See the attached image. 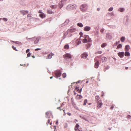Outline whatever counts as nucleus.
Instances as JSON below:
<instances>
[{
	"label": "nucleus",
	"instance_id": "nucleus-51",
	"mask_svg": "<svg viewBox=\"0 0 131 131\" xmlns=\"http://www.w3.org/2000/svg\"><path fill=\"white\" fill-rule=\"evenodd\" d=\"M30 51V50L29 49H27L26 51V53H27L28 52Z\"/></svg>",
	"mask_w": 131,
	"mask_h": 131
},
{
	"label": "nucleus",
	"instance_id": "nucleus-58",
	"mask_svg": "<svg viewBox=\"0 0 131 131\" xmlns=\"http://www.w3.org/2000/svg\"><path fill=\"white\" fill-rule=\"evenodd\" d=\"M79 34L80 35V37L82 36L83 33H79Z\"/></svg>",
	"mask_w": 131,
	"mask_h": 131
},
{
	"label": "nucleus",
	"instance_id": "nucleus-9",
	"mask_svg": "<svg viewBox=\"0 0 131 131\" xmlns=\"http://www.w3.org/2000/svg\"><path fill=\"white\" fill-rule=\"evenodd\" d=\"M46 117L47 118H49L50 116L52 115V113L50 111H48L46 113Z\"/></svg>",
	"mask_w": 131,
	"mask_h": 131
},
{
	"label": "nucleus",
	"instance_id": "nucleus-28",
	"mask_svg": "<svg viewBox=\"0 0 131 131\" xmlns=\"http://www.w3.org/2000/svg\"><path fill=\"white\" fill-rule=\"evenodd\" d=\"M121 40L122 42H124L125 40V38L124 37H122L121 38Z\"/></svg>",
	"mask_w": 131,
	"mask_h": 131
},
{
	"label": "nucleus",
	"instance_id": "nucleus-25",
	"mask_svg": "<svg viewBox=\"0 0 131 131\" xmlns=\"http://www.w3.org/2000/svg\"><path fill=\"white\" fill-rule=\"evenodd\" d=\"M124 9L123 8H119L118 10L120 11L121 12H122L124 11Z\"/></svg>",
	"mask_w": 131,
	"mask_h": 131
},
{
	"label": "nucleus",
	"instance_id": "nucleus-52",
	"mask_svg": "<svg viewBox=\"0 0 131 131\" xmlns=\"http://www.w3.org/2000/svg\"><path fill=\"white\" fill-rule=\"evenodd\" d=\"M67 0H61V2H64L67 1Z\"/></svg>",
	"mask_w": 131,
	"mask_h": 131
},
{
	"label": "nucleus",
	"instance_id": "nucleus-64",
	"mask_svg": "<svg viewBox=\"0 0 131 131\" xmlns=\"http://www.w3.org/2000/svg\"><path fill=\"white\" fill-rule=\"evenodd\" d=\"M57 108L59 109L60 108V107H59Z\"/></svg>",
	"mask_w": 131,
	"mask_h": 131
},
{
	"label": "nucleus",
	"instance_id": "nucleus-38",
	"mask_svg": "<svg viewBox=\"0 0 131 131\" xmlns=\"http://www.w3.org/2000/svg\"><path fill=\"white\" fill-rule=\"evenodd\" d=\"M62 76L63 78H65L66 76V74L65 73H64L62 74Z\"/></svg>",
	"mask_w": 131,
	"mask_h": 131
},
{
	"label": "nucleus",
	"instance_id": "nucleus-36",
	"mask_svg": "<svg viewBox=\"0 0 131 131\" xmlns=\"http://www.w3.org/2000/svg\"><path fill=\"white\" fill-rule=\"evenodd\" d=\"M87 39L85 38L83 40V42L84 43H85L87 42Z\"/></svg>",
	"mask_w": 131,
	"mask_h": 131
},
{
	"label": "nucleus",
	"instance_id": "nucleus-3",
	"mask_svg": "<svg viewBox=\"0 0 131 131\" xmlns=\"http://www.w3.org/2000/svg\"><path fill=\"white\" fill-rule=\"evenodd\" d=\"M68 7L70 9L73 10L75 9L76 8V5L75 4H71L68 6Z\"/></svg>",
	"mask_w": 131,
	"mask_h": 131
},
{
	"label": "nucleus",
	"instance_id": "nucleus-46",
	"mask_svg": "<svg viewBox=\"0 0 131 131\" xmlns=\"http://www.w3.org/2000/svg\"><path fill=\"white\" fill-rule=\"evenodd\" d=\"M3 20L4 21H7V19L6 18H3Z\"/></svg>",
	"mask_w": 131,
	"mask_h": 131
},
{
	"label": "nucleus",
	"instance_id": "nucleus-33",
	"mask_svg": "<svg viewBox=\"0 0 131 131\" xmlns=\"http://www.w3.org/2000/svg\"><path fill=\"white\" fill-rule=\"evenodd\" d=\"M106 36L109 39H111L112 38L111 36L110 35H109L108 34H107Z\"/></svg>",
	"mask_w": 131,
	"mask_h": 131
},
{
	"label": "nucleus",
	"instance_id": "nucleus-24",
	"mask_svg": "<svg viewBox=\"0 0 131 131\" xmlns=\"http://www.w3.org/2000/svg\"><path fill=\"white\" fill-rule=\"evenodd\" d=\"M51 8L53 9H55L57 7V6L55 5H52L51 6Z\"/></svg>",
	"mask_w": 131,
	"mask_h": 131
},
{
	"label": "nucleus",
	"instance_id": "nucleus-22",
	"mask_svg": "<svg viewBox=\"0 0 131 131\" xmlns=\"http://www.w3.org/2000/svg\"><path fill=\"white\" fill-rule=\"evenodd\" d=\"M77 25L81 27H82L83 26V25L81 23H78Z\"/></svg>",
	"mask_w": 131,
	"mask_h": 131
},
{
	"label": "nucleus",
	"instance_id": "nucleus-18",
	"mask_svg": "<svg viewBox=\"0 0 131 131\" xmlns=\"http://www.w3.org/2000/svg\"><path fill=\"white\" fill-rule=\"evenodd\" d=\"M124 54L125 56H129L130 55L129 53L127 51H126L124 53Z\"/></svg>",
	"mask_w": 131,
	"mask_h": 131
},
{
	"label": "nucleus",
	"instance_id": "nucleus-10",
	"mask_svg": "<svg viewBox=\"0 0 131 131\" xmlns=\"http://www.w3.org/2000/svg\"><path fill=\"white\" fill-rule=\"evenodd\" d=\"M20 12L23 14V15L27 14L28 13V11L27 10H22L20 11Z\"/></svg>",
	"mask_w": 131,
	"mask_h": 131
},
{
	"label": "nucleus",
	"instance_id": "nucleus-54",
	"mask_svg": "<svg viewBox=\"0 0 131 131\" xmlns=\"http://www.w3.org/2000/svg\"><path fill=\"white\" fill-rule=\"evenodd\" d=\"M81 90H82V89H81L79 90V91H78L79 93H80L81 92Z\"/></svg>",
	"mask_w": 131,
	"mask_h": 131
},
{
	"label": "nucleus",
	"instance_id": "nucleus-60",
	"mask_svg": "<svg viewBox=\"0 0 131 131\" xmlns=\"http://www.w3.org/2000/svg\"><path fill=\"white\" fill-rule=\"evenodd\" d=\"M128 69V67H126L125 68V69L126 70Z\"/></svg>",
	"mask_w": 131,
	"mask_h": 131
},
{
	"label": "nucleus",
	"instance_id": "nucleus-19",
	"mask_svg": "<svg viewBox=\"0 0 131 131\" xmlns=\"http://www.w3.org/2000/svg\"><path fill=\"white\" fill-rule=\"evenodd\" d=\"M79 126V125L78 124H76L75 125V130L76 131H78V128Z\"/></svg>",
	"mask_w": 131,
	"mask_h": 131
},
{
	"label": "nucleus",
	"instance_id": "nucleus-45",
	"mask_svg": "<svg viewBox=\"0 0 131 131\" xmlns=\"http://www.w3.org/2000/svg\"><path fill=\"white\" fill-rule=\"evenodd\" d=\"M31 55V53L30 52H29L27 54V57H30Z\"/></svg>",
	"mask_w": 131,
	"mask_h": 131
},
{
	"label": "nucleus",
	"instance_id": "nucleus-6",
	"mask_svg": "<svg viewBox=\"0 0 131 131\" xmlns=\"http://www.w3.org/2000/svg\"><path fill=\"white\" fill-rule=\"evenodd\" d=\"M97 108H100L101 107V106L102 105L103 103L101 102V100H100L99 101H98L97 102Z\"/></svg>",
	"mask_w": 131,
	"mask_h": 131
},
{
	"label": "nucleus",
	"instance_id": "nucleus-23",
	"mask_svg": "<svg viewBox=\"0 0 131 131\" xmlns=\"http://www.w3.org/2000/svg\"><path fill=\"white\" fill-rule=\"evenodd\" d=\"M96 101H98V100L100 99V97L98 96H96L95 97Z\"/></svg>",
	"mask_w": 131,
	"mask_h": 131
},
{
	"label": "nucleus",
	"instance_id": "nucleus-49",
	"mask_svg": "<svg viewBox=\"0 0 131 131\" xmlns=\"http://www.w3.org/2000/svg\"><path fill=\"white\" fill-rule=\"evenodd\" d=\"M114 107V106L113 105H112L111 106V107L110 108L112 110L113 109Z\"/></svg>",
	"mask_w": 131,
	"mask_h": 131
},
{
	"label": "nucleus",
	"instance_id": "nucleus-37",
	"mask_svg": "<svg viewBox=\"0 0 131 131\" xmlns=\"http://www.w3.org/2000/svg\"><path fill=\"white\" fill-rule=\"evenodd\" d=\"M113 7H111L108 9V11H111L113 10Z\"/></svg>",
	"mask_w": 131,
	"mask_h": 131
},
{
	"label": "nucleus",
	"instance_id": "nucleus-26",
	"mask_svg": "<svg viewBox=\"0 0 131 131\" xmlns=\"http://www.w3.org/2000/svg\"><path fill=\"white\" fill-rule=\"evenodd\" d=\"M69 48V46L68 45H65L64 47V48L66 49H68Z\"/></svg>",
	"mask_w": 131,
	"mask_h": 131
},
{
	"label": "nucleus",
	"instance_id": "nucleus-48",
	"mask_svg": "<svg viewBox=\"0 0 131 131\" xmlns=\"http://www.w3.org/2000/svg\"><path fill=\"white\" fill-rule=\"evenodd\" d=\"M131 117V116L130 115H128L127 117V118H128L129 119Z\"/></svg>",
	"mask_w": 131,
	"mask_h": 131
},
{
	"label": "nucleus",
	"instance_id": "nucleus-34",
	"mask_svg": "<svg viewBox=\"0 0 131 131\" xmlns=\"http://www.w3.org/2000/svg\"><path fill=\"white\" fill-rule=\"evenodd\" d=\"M87 102H88V101H87V100H86V99L84 101V103H83V105H86L87 103Z\"/></svg>",
	"mask_w": 131,
	"mask_h": 131
},
{
	"label": "nucleus",
	"instance_id": "nucleus-7",
	"mask_svg": "<svg viewBox=\"0 0 131 131\" xmlns=\"http://www.w3.org/2000/svg\"><path fill=\"white\" fill-rule=\"evenodd\" d=\"M118 56L121 58H123L124 54V52H119L118 53Z\"/></svg>",
	"mask_w": 131,
	"mask_h": 131
},
{
	"label": "nucleus",
	"instance_id": "nucleus-39",
	"mask_svg": "<svg viewBox=\"0 0 131 131\" xmlns=\"http://www.w3.org/2000/svg\"><path fill=\"white\" fill-rule=\"evenodd\" d=\"M84 38H85L88 39L89 38V36L87 35H85L84 36Z\"/></svg>",
	"mask_w": 131,
	"mask_h": 131
},
{
	"label": "nucleus",
	"instance_id": "nucleus-41",
	"mask_svg": "<svg viewBox=\"0 0 131 131\" xmlns=\"http://www.w3.org/2000/svg\"><path fill=\"white\" fill-rule=\"evenodd\" d=\"M12 41V42H14V43H17V44H19L20 43V42H19V41Z\"/></svg>",
	"mask_w": 131,
	"mask_h": 131
},
{
	"label": "nucleus",
	"instance_id": "nucleus-62",
	"mask_svg": "<svg viewBox=\"0 0 131 131\" xmlns=\"http://www.w3.org/2000/svg\"><path fill=\"white\" fill-rule=\"evenodd\" d=\"M29 39H32V40H33L32 39H34V40H34V39H35V38H29Z\"/></svg>",
	"mask_w": 131,
	"mask_h": 131
},
{
	"label": "nucleus",
	"instance_id": "nucleus-29",
	"mask_svg": "<svg viewBox=\"0 0 131 131\" xmlns=\"http://www.w3.org/2000/svg\"><path fill=\"white\" fill-rule=\"evenodd\" d=\"M122 47V45L121 44H119L117 46L116 48L117 49H119Z\"/></svg>",
	"mask_w": 131,
	"mask_h": 131
},
{
	"label": "nucleus",
	"instance_id": "nucleus-20",
	"mask_svg": "<svg viewBox=\"0 0 131 131\" xmlns=\"http://www.w3.org/2000/svg\"><path fill=\"white\" fill-rule=\"evenodd\" d=\"M81 42V41L79 39H77L76 41V43L77 45H78L80 44Z\"/></svg>",
	"mask_w": 131,
	"mask_h": 131
},
{
	"label": "nucleus",
	"instance_id": "nucleus-43",
	"mask_svg": "<svg viewBox=\"0 0 131 131\" xmlns=\"http://www.w3.org/2000/svg\"><path fill=\"white\" fill-rule=\"evenodd\" d=\"M12 47L14 50L16 51H17V50L16 48L14 46H12Z\"/></svg>",
	"mask_w": 131,
	"mask_h": 131
},
{
	"label": "nucleus",
	"instance_id": "nucleus-12",
	"mask_svg": "<svg viewBox=\"0 0 131 131\" xmlns=\"http://www.w3.org/2000/svg\"><path fill=\"white\" fill-rule=\"evenodd\" d=\"M91 28L90 27L86 26L84 28V29L85 31H88Z\"/></svg>",
	"mask_w": 131,
	"mask_h": 131
},
{
	"label": "nucleus",
	"instance_id": "nucleus-56",
	"mask_svg": "<svg viewBox=\"0 0 131 131\" xmlns=\"http://www.w3.org/2000/svg\"><path fill=\"white\" fill-rule=\"evenodd\" d=\"M67 114L69 116H70L71 115V113H68Z\"/></svg>",
	"mask_w": 131,
	"mask_h": 131
},
{
	"label": "nucleus",
	"instance_id": "nucleus-32",
	"mask_svg": "<svg viewBox=\"0 0 131 131\" xmlns=\"http://www.w3.org/2000/svg\"><path fill=\"white\" fill-rule=\"evenodd\" d=\"M47 13L48 14H52L53 13V12L51 10H48L47 11Z\"/></svg>",
	"mask_w": 131,
	"mask_h": 131
},
{
	"label": "nucleus",
	"instance_id": "nucleus-63",
	"mask_svg": "<svg viewBox=\"0 0 131 131\" xmlns=\"http://www.w3.org/2000/svg\"><path fill=\"white\" fill-rule=\"evenodd\" d=\"M119 41H118V42H116V44H117L118 43H119Z\"/></svg>",
	"mask_w": 131,
	"mask_h": 131
},
{
	"label": "nucleus",
	"instance_id": "nucleus-44",
	"mask_svg": "<svg viewBox=\"0 0 131 131\" xmlns=\"http://www.w3.org/2000/svg\"><path fill=\"white\" fill-rule=\"evenodd\" d=\"M102 53V52L101 51H98L96 52V53H99V54H101Z\"/></svg>",
	"mask_w": 131,
	"mask_h": 131
},
{
	"label": "nucleus",
	"instance_id": "nucleus-8",
	"mask_svg": "<svg viewBox=\"0 0 131 131\" xmlns=\"http://www.w3.org/2000/svg\"><path fill=\"white\" fill-rule=\"evenodd\" d=\"M76 30V29L73 27H71L67 31L68 32H75Z\"/></svg>",
	"mask_w": 131,
	"mask_h": 131
},
{
	"label": "nucleus",
	"instance_id": "nucleus-53",
	"mask_svg": "<svg viewBox=\"0 0 131 131\" xmlns=\"http://www.w3.org/2000/svg\"><path fill=\"white\" fill-rule=\"evenodd\" d=\"M41 49H40V48H37L35 49V51L38 50H40Z\"/></svg>",
	"mask_w": 131,
	"mask_h": 131
},
{
	"label": "nucleus",
	"instance_id": "nucleus-47",
	"mask_svg": "<svg viewBox=\"0 0 131 131\" xmlns=\"http://www.w3.org/2000/svg\"><path fill=\"white\" fill-rule=\"evenodd\" d=\"M53 130H52V131H54L56 129V126H53Z\"/></svg>",
	"mask_w": 131,
	"mask_h": 131
},
{
	"label": "nucleus",
	"instance_id": "nucleus-16",
	"mask_svg": "<svg viewBox=\"0 0 131 131\" xmlns=\"http://www.w3.org/2000/svg\"><path fill=\"white\" fill-rule=\"evenodd\" d=\"M102 62H104L107 60V58L105 57H103L102 58Z\"/></svg>",
	"mask_w": 131,
	"mask_h": 131
},
{
	"label": "nucleus",
	"instance_id": "nucleus-42",
	"mask_svg": "<svg viewBox=\"0 0 131 131\" xmlns=\"http://www.w3.org/2000/svg\"><path fill=\"white\" fill-rule=\"evenodd\" d=\"M79 88L78 87H76L75 89V90L77 91H78L79 90Z\"/></svg>",
	"mask_w": 131,
	"mask_h": 131
},
{
	"label": "nucleus",
	"instance_id": "nucleus-11",
	"mask_svg": "<svg viewBox=\"0 0 131 131\" xmlns=\"http://www.w3.org/2000/svg\"><path fill=\"white\" fill-rule=\"evenodd\" d=\"M88 56V54L86 53L85 52L83 54H82L81 55V57L82 58H86Z\"/></svg>",
	"mask_w": 131,
	"mask_h": 131
},
{
	"label": "nucleus",
	"instance_id": "nucleus-1",
	"mask_svg": "<svg viewBox=\"0 0 131 131\" xmlns=\"http://www.w3.org/2000/svg\"><path fill=\"white\" fill-rule=\"evenodd\" d=\"M80 9L81 11H85L87 9V6L86 4H83L80 7Z\"/></svg>",
	"mask_w": 131,
	"mask_h": 131
},
{
	"label": "nucleus",
	"instance_id": "nucleus-35",
	"mask_svg": "<svg viewBox=\"0 0 131 131\" xmlns=\"http://www.w3.org/2000/svg\"><path fill=\"white\" fill-rule=\"evenodd\" d=\"M107 45L106 43H104L101 45V47L102 48L104 47L105 46H106Z\"/></svg>",
	"mask_w": 131,
	"mask_h": 131
},
{
	"label": "nucleus",
	"instance_id": "nucleus-17",
	"mask_svg": "<svg viewBox=\"0 0 131 131\" xmlns=\"http://www.w3.org/2000/svg\"><path fill=\"white\" fill-rule=\"evenodd\" d=\"M99 62L98 61H97L95 63L94 65V67L95 68H97L99 66Z\"/></svg>",
	"mask_w": 131,
	"mask_h": 131
},
{
	"label": "nucleus",
	"instance_id": "nucleus-50",
	"mask_svg": "<svg viewBox=\"0 0 131 131\" xmlns=\"http://www.w3.org/2000/svg\"><path fill=\"white\" fill-rule=\"evenodd\" d=\"M31 17V16L30 14H28V15L27 16V17Z\"/></svg>",
	"mask_w": 131,
	"mask_h": 131
},
{
	"label": "nucleus",
	"instance_id": "nucleus-55",
	"mask_svg": "<svg viewBox=\"0 0 131 131\" xmlns=\"http://www.w3.org/2000/svg\"><path fill=\"white\" fill-rule=\"evenodd\" d=\"M100 31L101 32H103V31H104V30H103V29H101V30H100Z\"/></svg>",
	"mask_w": 131,
	"mask_h": 131
},
{
	"label": "nucleus",
	"instance_id": "nucleus-15",
	"mask_svg": "<svg viewBox=\"0 0 131 131\" xmlns=\"http://www.w3.org/2000/svg\"><path fill=\"white\" fill-rule=\"evenodd\" d=\"M130 49L129 46V45H126L125 47V50L126 51H128Z\"/></svg>",
	"mask_w": 131,
	"mask_h": 131
},
{
	"label": "nucleus",
	"instance_id": "nucleus-31",
	"mask_svg": "<svg viewBox=\"0 0 131 131\" xmlns=\"http://www.w3.org/2000/svg\"><path fill=\"white\" fill-rule=\"evenodd\" d=\"M69 22V19H67L66 21L64 22V24L65 25H67V24Z\"/></svg>",
	"mask_w": 131,
	"mask_h": 131
},
{
	"label": "nucleus",
	"instance_id": "nucleus-14",
	"mask_svg": "<svg viewBox=\"0 0 131 131\" xmlns=\"http://www.w3.org/2000/svg\"><path fill=\"white\" fill-rule=\"evenodd\" d=\"M75 98L77 99L80 100L82 98V96L81 95H77Z\"/></svg>",
	"mask_w": 131,
	"mask_h": 131
},
{
	"label": "nucleus",
	"instance_id": "nucleus-30",
	"mask_svg": "<svg viewBox=\"0 0 131 131\" xmlns=\"http://www.w3.org/2000/svg\"><path fill=\"white\" fill-rule=\"evenodd\" d=\"M46 124H47V126H48L49 124L50 125H51L52 124V122H50V120L48 119V121L47 122V123Z\"/></svg>",
	"mask_w": 131,
	"mask_h": 131
},
{
	"label": "nucleus",
	"instance_id": "nucleus-61",
	"mask_svg": "<svg viewBox=\"0 0 131 131\" xmlns=\"http://www.w3.org/2000/svg\"><path fill=\"white\" fill-rule=\"evenodd\" d=\"M97 10L98 11H99L100 10V9L99 8H97Z\"/></svg>",
	"mask_w": 131,
	"mask_h": 131
},
{
	"label": "nucleus",
	"instance_id": "nucleus-13",
	"mask_svg": "<svg viewBox=\"0 0 131 131\" xmlns=\"http://www.w3.org/2000/svg\"><path fill=\"white\" fill-rule=\"evenodd\" d=\"M54 54L52 53H51L49 55H48V56L47 57V59H51L52 57V56L54 55Z\"/></svg>",
	"mask_w": 131,
	"mask_h": 131
},
{
	"label": "nucleus",
	"instance_id": "nucleus-57",
	"mask_svg": "<svg viewBox=\"0 0 131 131\" xmlns=\"http://www.w3.org/2000/svg\"><path fill=\"white\" fill-rule=\"evenodd\" d=\"M87 47H90V44H87Z\"/></svg>",
	"mask_w": 131,
	"mask_h": 131
},
{
	"label": "nucleus",
	"instance_id": "nucleus-40",
	"mask_svg": "<svg viewBox=\"0 0 131 131\" xmlns=\"http://www.w3.org/2000/svg\"><path fill=\"white\" fill-rule=\"evenodd\" d=\"M71 101H72V105H74V101L73 100V98H72L71 99Z\"/></svg>",
	"mask_w": 131,
	"mask_h": 131
},
{
	"label": "nucleus",
	"instance_id": "nucleus-5",
	"mask_svg": "<svg viewBox=\"0 0 131 131\" xmlns=\"http://www.w3.org/2000/svg\"><path fill=\"white\" fill-rule=\"evenodd\" d=\"M63 57L64 58H71L72 57V56L69 53H67L64 55Z\"/></svg>",
	"mask_w": 131,
	"mask_h": 131
},
{
	"label": "nucleus",
	"instance_id": "nucleus-59",
	"mask_svg": "<svg viewBox=\"0 0 131 131\" xmlns=\"http://www.w3.org/2000/svg\"><path fill=\"white\" fill-rule=\"evenodd\" d=\"M73 92H74V95H76V92H75V91H73Z\"/></svg>",
	"mask_w": 131,
	"mask_h": 131
},
{
	"label": "nucleus",
	"instance_id": "nucleus-21",
	"mask_svg": "<svg viewBox=\"0 0 131 131\" xmlns=\"http://www.w3.org/2000/svg\"><path fill=\"white\" fill-rule=\"evenodd\" d=\"M63 2H61V1L60 2L59 4V6L61 8L63 6V4L62 3Z\"/></svg>",
	"mask_w": 131,
	"mask_h": 131
},
{
	"label": "nucleus",
	"instance_id": "nucleus-27",
	"mask_svg": "<svg viewBox=\"0 0 131 131\" xmlns=\"http://www.w3.org/2000/svg\"><path fill=\"white\" fill-rule=\"evenodd\" d=\"M39 40L38 38H36V40H35L34 42V44H36V43H38V42L39 41Z\"/></svg>",
	"mask_w": 131,
	"mask_h": 131
},
{
	"label": "nucleus",
	"instance_id": "nucleus-4",
	"mask_svg": "<svg viewBox=\"0 0 131 131\" xmlns=\"http://www.w3.org/2000/svg\"><path fill=\"white\" fill-rule=\"evenodd\" d=\"M61 72L59 70H57L55 72V74L57 78L60 77L61 76Z\"/></svg>",
	"mask_w": 131,
	"mask_h": 131
},
{
	"label": "nucleus",
	"instance_id": "nucleus-2",
	"mask_svg": "<svg viewBox=\"0 0 131 131\" xmlns=\"http://www.w3.org/2000/svg\"><path fill=\"white\" fill-rule=\"evenodd\" d=\"M40 14L39 16L41 18H43L46 17V15L44 13H43L41 10H39L38 12Z\"/></svg>",
	"mask_w": 131,
	"mask_h": 131
}]
</instances>
